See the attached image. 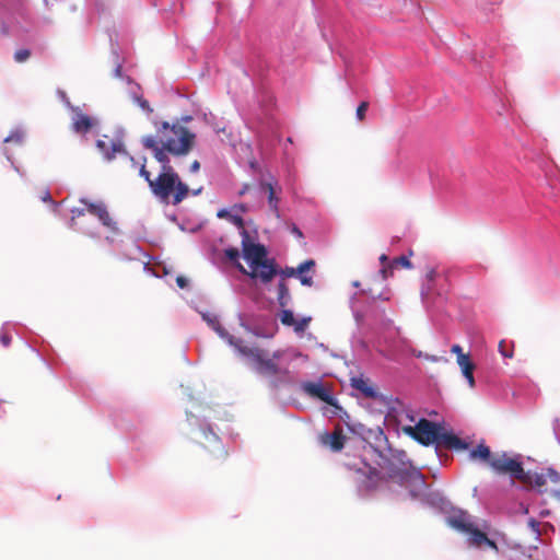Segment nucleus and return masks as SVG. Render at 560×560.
Wrapping results in <instances>:
<instances>
[{
    "mask_svg": "<svg viewBox=\"0 0 560 560\" xmlns=\"http://www.w3.org/2000/svg\"><path fill=\"white\" fill-rule=\"evenodd\" d=\"M212 328L226 340V342L234 347L240 354L249 358L254 363L255 371L269 378L283 382L289 377V368L283 365L281 359L283 351L277 350L272 354L259 347L246 346L244 340L230 335L223 329L218 319L209 320Z\"/></svg>",
    "mask_w": 560,
    "mask_h": 560,
    "instance_id": "1",
    "label": "nucleus"
},
{
    "mask_svg": "<svg viewBox=\"0 0 560 560\" xmlns=\"http://www.w3.org/2000/svg\"><path fill=\"white\" fill-rule=\"evenodd\" d=\"M139 174L148 182L152 194L161 202H172L176 206L189 194V187L182 182L173 166H166V170H161L159 175L155 178H152L151 173L145 167V164L142 163L140 165Z\"/></svg>",
    "mask_w": 560,
    "mask_h": 560,
    "instance_id": "2",
    "label": "nucleus"
},
{
    "mask_svg": "<svg viewBox=\"0 0 560 560\" xmlns=\"http://www.w3.org/2000/svg\"><path fill=\"white\" fill-rule=\"evenodd\" d=\"M405 458V452L389 450L387 454H380L378 466L386 474L387 479L409 487L411 495L418 497L427 488L424 477L417 469L409 467Z\"/></svg>",
    "mask_w": 560,
    "mask_h": 560,
    "instance_id": "3",
    "label": "nucleus"
},
{
    "mask_svg": "<svg viewBox=\"0 0 560 560\" xmlns=\"http://www.w3.org/2000/svg\"><path fill=\"white\" fill-rule=\"evenodd\" d=\"M404 431L413 440L424 446L435 443L448 450H466L468 444L457 435L443 431L439 423L428 419H420L415 427H406Z\"/></svg>",
    "mask_w": 560,
    "mask_h": 560,
    "instance_id": "4",
    "label": "nucleus"
},
{
    "mask_svg": "<svg viewBox=\"0 0 560 560\" xmlns=\"http://www.w3.org/2000/svg\"><path fill=\"white\" fill-rule=\"evenodd\" d=\"M79 201L81 205H83V207H74L70 211L71 217L69 221V228L71 230L80 231L89 237L97 238L98 233L95 230L83 229L79 222L80 218L84 217L86 213H90L91 215L96 217L98 221L112 233L117 234L119 232L117 222L112 218L105 202L90 201L86 198H81Z\"/></svg>",
    "mask_w": 560,
    "mask_h": 560,
    "instance_id": "5",
    "label": "nucleus"
},
{
    "mask_svg": "<svg viewBox=\"0 0 560 560\" xmlns=\"http://www.w3.org/2000/svg\"><path fill=\"white\" fill-rule=\"evenodd\" d=\"M156 141L173 155H186L195 143V135L180 125H170L166 121L156 125Z\"/></svg>",
    "mask_w": 560,
    "mask_h": 560,
    "instance_id": "6",
    "label": "nucleus"
},
{
    "mask_svg": "<svg viewBox=\"0 0 560 560\" xmlns=\"http://www.w3.org/2000/svg\"><path fill=\"white\" fill-rule=\"evenodd\" d=\"M489 467L498 475L509 476L512 479V485H514V480L526 477L523 463L516 457L509 456L505 452L495 453Z\"/></svg>",
    "mask_w": 560,
    "mask_h": 560,
    "instance_id": "7",
    "label": "nucleus"
},
{
    "mask_svg": "<svg viewBox=\"0 0 560 560\" xmlns=\"http://www.w3.org/2000/svg\"><path fill=\"white\" fill-rule=\"evenodd\" d=\"M237 268L242 273L247 275L253 279H259L262 283L270 282L273 277L278 275L275 260L268 258L262 260L261 264L250 267V271H247L241 264H237Z\"/></svg>",
    "mask_w": 560,
    "mask_h": 560,
    "instance_id": "8",
    "label": "nucleus"
},
{
    "mask_svg": "<svg viewBox=\"0 0 560 560\" xmlns=\"http://www.w3.org/2000/svg\"><path fill=\"white\" fill-rule=\"evenodd\" d=\"M350 468L354 469L357 472L361 474L364 478L362 479V483L366 490L376 489L383 481L387 479L384 474L378 471L376 468L371 467L366 463H363V467H357L355 464L350 465Z\"/></svg>",
    "mask_w": 560,
    "mask_h": 560,
    "instance_id": "9",
    "label": "nucleus"
},
{
    "mask_svg": "<svg viewBox=\"0 0 560 560\" xmlns=\"http://www.w3.org/2000/svg\"><path fill=\"white\" fill-rule=\"evenodd\" d=\"M96 147L108 161L113 160L116 153H125L122 141L107 135L96 141Z\"/></svg>",
    "mask_w": 560,
    "mask_h": 560,
    "instance_id": "10",
    "label": "nucleus"
},
{
    "mask_svg": "<svg viewBox=\"0 0 560 560\" xmlns=\"http://www.w3.org/2000/svg\"><path fill=\"white\" fill-rule=\"evenodd\" d=\"M243 254L244 258L248 261L249 268L261 264L267 258V249L261 244L248 243V237L245 235L243 240Z\"/></svg>",
    "mask_w": 560,
    "mask_h": 560,
    "instance_id": "11",
    "label": "nucleus"
},
{
    "mask_svg": "<svg viewBox=\"0 0 560 560\" xmlns=\"http://www.w3.org/2000/svg\"><path fill=\"white\" fill-rule=\"evenodd\" d=\"M302 389L310 397L316 398V399H318L323 402H326L330 406L335 405V399H334L332 395L320 383H315V382L303 383Z\"/></svg>",
    "mask_w": 560,
    "mask_h": 560,
    "instance_id": "12",
    "label": "nucleus"
},
{
    "mask_svg": "<svg viewBox=\"0 0 560 560\" xmlns=\"http://www.w3.org/2000/svg\"><path fill=\"white\" fill-rule=\"evenodd\" d=\"M142 143L147 149H150L153 151V155L158 162L161 163L162 167L161 170H166V166H172L170 164V159L167 155V150L164 149V145H162L160 142L156 141V139L152 136H147L142 139Z\"/></svg>",
    "mask_w": 560,
    "mask_h": 560,
    "instance_id": "13",
    "label": "nucleus"
},
{
    "mask_svg": "<svg viewBox=\"0 0 560 560\" xmlns=\"http://www.w3.org/2000/svg\"><path fill=\"white\" fill-rule=\"evenodd\" d=\"M447 524L454 529L465 534L467 530H471L474 522L471 521V516L467 512L458 510L454 511L447 517Z\"/></svg>",
    "mask_w": 560,
    "mask_h": 560,
    "instance_id": "14",
    "label": "nucleus"
},
{
    "mask_svg": "<svg viewBox=\"0 0 560 560\" xmlns=\"http://www.w3.org/2000/svg\"><path fill=\"white\" fill-rule=\"evenodd\" d=\"M279 318H280V322L282 325L288 326V327H293L294 331L298 334L304 332L305 329L308 327L311 319H312L311 317H303L301 319H295L293 312L290 310H283L280 313Z\"/></svg>",
    "mask_w": 560,
    "mask_h": 560,
    "instance_id": "15",
    "label": "nucleus"
},
{
    "mask_svg": "<svg viewBox=\"0 0 560 560\" xmlns=\"http://www.w3.org/2000/svg\"><path fill=\"white\" fill-rule=\"evenodd\" d=\"M322 442L323 444L328 445L331 451L340 452L345 446L346 436L342 432V429L338 427L334 430L332 433H325L322 436Z\"/></svg>",
    "mask_w": 560,
    "mask_h": 560,
    "instance_id": "16",
    "label": "nucleus"
},
{
    "mask_svg": "<svg viewBox=\"0 0 560 560\" xmlns=\"http://www.w3.org/2000/svg\"><path fill=\"white\" fill-rule=\"evenodd\" d=\"M351 386L359 390L365 398L375 399L378 397L377 390L369 378L357 376L351 378Z\"/></svg>",
    "mask_w": 560,
    "mask_h": 560,
    "instance_id": "17",
    "label": "nucleus"
},
{
    "mask_svg": "<svg viewBox=\"0 0 560 560\" xmlns=\"http://www.w3.org/2000/svg\"><path fill=\"white\" fill-rule=\"evenodd\" d=\"M465 534L469 535L468 542L474 547H481L482 545H487L493 549H498L497 544L489 539L487 534L478 529L475 524L471 526V530H467Z\"/></svg>",
    "mask_w": 560,
    "mask_h": 560,
    "instance_id": "18",
    "label": "nucleus"
},
{
    "mask_svg": "<svg viewBox=\"0 0 560 560\" xmlns=\"http://www.w3.org/2000/svg\"><path fill=\"white\" fill-rule=\"evenodd\" d=\"M315 267V261L313 259H307L303 262H301L296 268H295V272H296V278H299V280L301 281V283L303 285H306V287H312L314 281H313V275H310V272L312 271V273L314 272L313 269Z\"/></svg>",
    "mask_w": 560,
    "mask_h": 560,
    "instance_id": "19",
    "label": "nucleus"
},
{
    "mask_svg": "<svg viewBox=\"0 0 560 560\" xmlns=\"http://www.w3.org/2000/svg\"><path fill=\"white\" fill-rule=\"evenodd\" d=\"M74 112L72 129L78 133L89 132L94 126V120L90 116L81 113L78 108Z\"/></svg>",
    "mask_w": 560,
    "mask_h": 560,
    "instance_id": "20",
    "label": "nucleus"
},
{
    "mask_svg": "<svg viewBox=\"0 0 560 560\" xmlns=\"http://www.w3.org/2000/svg\"><path fill=\"white\" fill-rule=\"evenodd\" d=\"M457 363L462 369L463 375L467 380L470 387L475 386L474 370L475 364L471 362L468 354H460L457 358Z\"/></svg>",
    "mask_w": 560,
    "mask_h": 560,
    "instance_id": "21",
    "label": "nucleus"
},
{
    "mask_svg": "<svg viewBox=\"0 0 560 560\" xmlns=\"http://www.w3.org/2000/svg\"><path fill=\"white\" fill-rule=\"evenodd\" d=\"M260 189L267 194L269 207H270L271 211L276 214V217L279 218L280 217V210H279L280 199L276 195L275 187L270 183L261 182Z\"/></svg>",
    "mask_w": 560,
    "mask_h": 560,
    "instance_id": "22",
    "label": "nucleus"
},
{
    "mask_svg": "<svg viewBox=\"0 0 560 560\" xmlns=\"http://www.w3.org/2000/svg\"><path fill=\"white\" fill-rule=\"evenodd\" d=\"M493 455L489 448V446L480 443L479 445H477V447H475L474 450L470 451L469 453V456L471 459L474 460H480L482 463H486L487 465L490 466L491 464V460L493 459Z\"/></svg>",
    "mask_w": 560,
    "mask_h": 560,
    "instance_id": "23",
    "label": "nucleus"
},
{
    "mask_svg": "<svg viewBox=\"0 0 560 560\" xmlns=\"http://www.w3.org/2000/svg\"><path fill=\"white\" fill-rule=\"evenodd\" d=\"M525 476L526 477H524V479H518V481H521L525 486L540 489L547 482V477L544 474L525 471Z\"/></svg>",
    "mask_w": 560,
    "mask_h": 560,
    "instance_id": "24",
    "label": "nucleus"
},
{
    "mask_svg": "<svg viewBox=\"0 0 560 560\" xmlns=\"http://www.w3.org/2000/svg\"><path fill=\"white\" fill-rule=\"evenodd\" d=\"M218 217L228 219L231 223L243 230V233L246 235V231L244 229V220L241 215L232 214L230 211L222 209L218 212Z\"/></svg>",
    "mask_w": 560,
    "mask_h": 560,
    "instance_id": "25",
    "label": "nucleus"
},
{
    "mask_svg": "<svg viewBox=\"0 0 560 560\" xmlns=\"http://www.w3.org/2000/svg\"><path fill=\"white\" fill-rule=\"evenodd\" d=\"M291 300L290 291L287 283L281 280L278 284V303L281 307H285Z\"/></svg>",
    "mask_w": 560,
    "mask_h": 560,
    "instance_id": "26",
    "label": "nucleus"
},
{
    "mask_svg": "<svg viewBox=\"0 0 560 560\" xmlns=\"http://www.w3.org/2000/svg\"><path fill=\"white\" fill-rule=\"evenodd\" d=\"M513 349H514V345L513 343H508L505 340H501L499 342V352L504 357V358H513Z\"/></svg>",
    "mask_w": 560,
    "mask_h": 560,
    "instance_id": "27",
    "label": "nucleus"
},
{
    "mask_svg": "<svg viewBox=\"0 0 560 560\" xmlns=\"http://www.w3.org/2000/svg\"><path fill=\"white\" fill-rule=\"evenodd\" d=\"M398 266H400L402 268H406V269H411L412 268L411 261L406 256L396 257V258H394L392 260V267L396 268Z\"/></svg>",
    "mask_w": 560,
    "mask_h": 560,
    "instance_id": "28",
    "label": "nucleus"
},
{
    "mask_svg": "<svg viewBox=\"0 0 560 560\" xmlns=\"http://www.w3.org/2000/svg\"><path fill=\"white\" fill-rule=\"evenodd\" d=\"M135 102L147 114H151L153 112L152 107L150 106L149 102L145 98H143L141 96H137V97H135Z\"/></svg>",
    "mask_w": 560,
    "mask_h": 560,
    "instance_id": "29",
    "label": "nucleus"
},
{
    "mask_svg": "<svg viewBox=\"0 0 560 560\" xmlns=\"http://www.w3.org/2000/svg\"><path fill=\"white\" fill-rule=\"evenodd\" d=\"M31 56V51L28 49H20L14 54V60L19 63L26 61Z\"/></svg>",
    "mask_w": 560,
    "mask_h": 560,
    "instance_id": "30",
    "label": "nucleus"
},
{
    "mask_svg": "<svg viewBox=\"0 0 560 560\" xmlns=\"http://www.w3.org/2000/svg\"><path fill=\"white\" fill-rule=\"evenodd\" d=\"M368 108H369V103L368 102L364 101V102H361L359 104V106L357 108V113H355L357 118H358L359 121H363L364 120L365 113H366Z\"/></svg>",
    "mask_w": 560,
    "mask_h": 560,
    "instance_id": "31",
    "label": "nucleus"
},
{
    "mask_svg": "<svg viewBox=\"0 0 560 560\" xmlns=\"http://www.w3.org/2000/svg\"><path fill=\"white\" fill-rule=\"evenodd\" d=\"M23 141V133L20 131L12 132L4 139V143L14 142L16 144H21Z\"/></svg>",
    "mask_w": 560,
    "mask_h": 560,
    "instance_id": "32",
    "label": "nucleus"
},
{
    "mask_svg": "<svg viewBox=\"0 0 560 560\" xmlns=\"http://www.w3.org/2000/svg\"><path fill=\"white\" fill-rule=\"evenodd\" d=\"M224 253H225L226 258H229L231 261H235L236 265L238 264L237 259L240 257V252L237 248H235V247L226 248L224 250Z\"/></svg>",
    "mask_w": 560,
    "mask_h": 560,
    "instance_id": "33",
    "label": "nucleus"
},
{
    "mask_svg": "<svg viewBox=\"0 0 560 560\" xmlns=\"http://www.w3.org/2000/svg\"><path fill=\"white\" fill-rule=\"evenodd\" d=\"M278 275L281 276V278L283 280L284 278L295 277L296 272H295V268L285 267L284 269L279 270Z\"/></svg>",
    "mask_w": 560,
    "mask_h": 560,
    "instance_id": "34",
    "label": "nucleus"
},
{
    "mask_svg": "<svg viewBox=\"0 0 560 560\" xmlns=\"http://www.w3.org/2000/svg\"><path fill=\"white\" fill-rule=\"evenodd\" d=\"M395 267H392V261L387 264V266H383L381 269V275L384 280L388 279L389 277H393Z\"/></svg>",
    "mask_w": 560,
    "mask_h": 560,
    "instance_id": "35",
    "label": "nucleus"
},
{
    "mask_svg": "<svg viewBox=\"0 0 560 560\" xmlns=\"http://www.w3.org/2000/svg\"><path fill=\"white\" fill-rule=\"evenodd\" d=\"M0 342L3 347H9L11 343V336L5 329H1L0 331Z\"/></svg>",
    "mask_w": 560,
    "mask_h": 560,
    "instance_id": "36",
    "label": "nucleus"
},
{
    "mask_svg": "<svg viewBox=\"0 0 560 560\" xmlns=\"http://www.w3.org/2000/svg\"><path fill=\"white\" fill-rule=\"evenodd\" d=\"M546 477H548L552 482H558L560 480V475L553 469H548Z\"/></svg>",
    "mask_w": 560,
    "mask_h": 560,
    "instance_id": "37",
    "label": "nucleus"
},
{
    "mask_svg": "<svg viewBox=\"0 0 560 560\" xmlns=\"http://www.w3.org/2000/svg\"><path fill=\"white\" fill-rule=\"evenodd\" d=\"M42 200L45 201V202H47V201L51 202L55 208L58 207V205L52 201L50 192L48 190L44 191V194L42 196Z\"/></svg>",
    "mask_w": 560,
    "mask_h": 560,
    "instance_id": "38",
    "label": "nucleus"
},
{
    "mask_svg": "<svg viewBox=\"0 0 560 560\" xmlns=\"http://www.w3.org/2000/svg\"><path fill=\"white\" fill-rule=\"evenodd\" d=\"M176 283H177V285H178L179 288L184 289V288H186V287H187L188 281H187V279H186L185 277H183V276H178V277L176 278Z\"/></svg>",
    "mask_w": 560,
    "mask_h": 560,
    "instance_id": "39",
    "label": "nucleus"
},
{
    "mask_svg": "<svg viewBox=\"0 0 560 560\" xmlns=\"http://www.w3.org/2000/svg\"><path fill=\"white\" fill-rule=\"evenodd\" d=\"M199 168H200V163H199L197 160H195V161L190 164V172H191V173H196V172H198V171H199Z\"/></svg>",
    "mask_w": 560,
    "mask_h": 560,
    "instance_id": "40",
    "label": "nucleus"
},
{
    "mask_svg": "<svg viewBox=\"0 0 560 560\" xmlns=\"http://www.w3.org/2000/svg\"><path fill=\"white\" fill-rule=\"evenodd\" d=\"M451 351L455 354L460 355V354H464L463 353V350H462V347L459 345H454L451 349Z\"/></svg>",
    "mask_w": 560,
    "mask_h": 560,
    "instance_id": "41",
    "label": "nucleus"
},
{
    "mask_svg": "<svg viewBox=\"0 0 560 560\" xmlns=\"http://www.w3.org/2000/svg\"><path fill=\"white\" fill-rule=\"evenodd\" d=\"M291 231H292V233H293L294 235H296L298 237H302V236H303V234H302L301 230H300L296 225H292Z\"/></svg>",
    "mask_w": 560,
    "mask_h": 560,
    "instance_id": "42",
    "label": "nucleus"
},
{
    "mask_svg": "<svg viewBox=\"0 0 560 560\" xmlns=\"http://www.w3.org/2000/svg\"><path fill=\"white\" fill-rule=\"evenodd\" d=\"M435 276H436V271L434 269L429 270V272L427 273V278L429 281H433Z\"/></svg>",
    "mask_w": 560,
    "mask_h": 560,
    "instance_id": "43",
    "label": "nucleus"
},
{
    "mask_svg": "<svg viewBox=\"0 0 560 560\" xmlns=\"http://www.w3.org/2000/svg\"><path fill=\"white\" fill-rule=\"evenodd\" d=\"M380 261L383 264V266H387V264H389V262H388V256H387V255H385V254H382V255L380 256Z\"/></svg>",
    "mask_w": 560,
    "mask_h": 560,
    "instance_id": "44",
    "label": "nucleus"
},
{
    "mask_svg": "<svg viewBox=\"0 0 560 560\" xmlns=\"http://www.w3.org/2000/svg\"><path fill=\"white\" fill-rule=\"evenodd\" d=\"M235 209H238L241 212H245L247 210L246 206L241 203V205H236L234 206Z\"/></svg>",
    "mask_w": 560,
    "mask_h": 560,
    "instance_id": "45",
    "label": "nucleus"
},
{
    "mask_svg": "<svg viewBox=\"0 0 560 560\" xmlns=\"http://www.w3.org/2000/svg\"><path fill=\"white\" fill-rule=\"evenodd\" d=\"M249 189V185L245 184L243 188L240 190V195H244Z\"/></svg>",
    "mask_w": 560,
    "mask_h": 560,
    "instance_id": "46",
    "label": "nucleus"
},
{
    "mask_svg": "<svg viewBox=\"0 0 560 560\" xmlns=\"http://www.w3.org/2000/svg\"><path fill=\"white\" fill-rule=\"evenodd\" d=\"M380 299H383L385 301H388L389 300V296H383V295H380Z\"/></svg>",
    "mask_w": 560,
    "mask_h": 560,
    "instance_id": "47",
    "label": "nucleus"
},
{
    "mask_svg": "<svg viewBox=\"0 0 560 560\" xmlns=\"http://www.w3.org/2000/svg\"><path fill=\"white\" fill-rule=\"evenodd\" d=\"M200 191H201V188H199L198 190L194 191V195H198Z\"/></svg>",
    "mask_w": 560,
    "mask_h": 560,
    "instance_id": "48",
    "label": "nucleus"
}]
</instances>
